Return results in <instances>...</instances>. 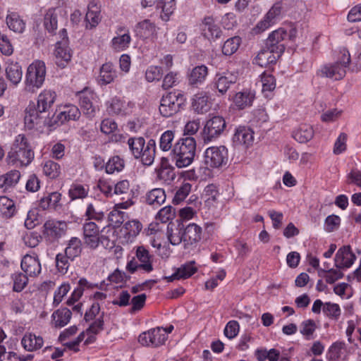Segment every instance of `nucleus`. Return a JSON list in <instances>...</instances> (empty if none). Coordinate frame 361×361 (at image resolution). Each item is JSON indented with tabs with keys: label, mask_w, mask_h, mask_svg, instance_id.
Instances as JSON below:
<instances>
[{
	"label": "nucleus",
	"mask_w": 361,
	"mask_h": 361,
	"mask_svg": "<svg viewBox=\"0 0 361 361\" xmlns=\"http://www.w3.org/2000/svg\"><path fill=\"white\" fill-rule=\"evenodd\" d=\"M226 126V121L221 116H214L208 120L202 132L204 142H209L218 137L224 132Z\"/></svg>",
	"instance_id": "nucleus-8"
},
{
	"label": "nucleus",
	"mask_w": 361,
	"mask_h": 361,
	"mask_svg": "<svg viewBox=\"0 0 361 361\" xmlns=\"http://www.w3.org/2000/svg\"><path fill=\"white\" fill-rule=\"evenodd\" d=\"M281 56V54H276L275 51L266 47L257 54L254 59V63L261 67H267L270 64L276 63Z\"/></svg>",
	"instance_id": "nucleus-26"
},
{
	"label": "nucleus",
	"mask_w": 361,
	"mask_h": 361,
	"mask_svg": "<svg viewBox=\"0 0 361 361\" xmlns=\"http://www.w3.org/2000/svg\"><path fill=\"white\" fill-rule=\"evenodd\" d=\"M46 73V65L43 61L35 60L30 64L25 75V91L33 93L39 89L45 80Z\"/></svg>",
	"instance_id": "nucleus-4"
},
{
	"label": "nucleus",
	"mask_w": 361,
	"mask_h": 361,
	"mask_svg": "<svg viewBox=\"0 0 361 361\" xmlns=\"http://www.w3.org/2000/svg\"><path fill=\"white\" fill-rule=\"evenodd\" d=\"M232 140L235 147L247 148L253 143L254 132L248 127L239 126L236 128Z\"/></svg>",
	"instance_id": "nucleus-17"
},
{
	"label": "nucleus",
	"mask_w": 361,
	"mask_h": 361,
	"mask_svg": "<svg viewBox=\"0 0 361 361\" xmlns=\"http://www.w3.org/2000/svg\"><path fill=\"white\" fill-rule=\"evenodd\" d=\"M107 109L109 114H125V103L117 97L111 99Z\"/></svg>",
	"instance_id": "nucleus-58"
},
{
	"label": "nucleus",
	"mask_w": 361,
	"mask_h": 361,
	"mask_svg": "<svg viewBox=\"0 0 361 361\" xmlns=\"http://www.w3.org/2000/svg\"><path fill=\"white\" fill-rule=\"evenodd\" d=\"M117 35L111 42V48L116 51L127 49L131 42L129 30L123 26H119L116 30Z\"/></svg>",
	"instance_id": "nucleus-20"
},
{
	"label": "nucleus",
	"mask_w": 361,
	"mask_h": 361,
	"mask_svg": "<svg viewBox=\"0 0 361 361\" xmlns=\"http://www.w3.org/2000/svg\"><path fill=\"white\" fill-rule=\"evenodd\" d=\"M127 144L132 155L134 158H137L140 155V152L142 151V147H144L145 140L142 137H133L128 138Z\"/></svg>",
	"instance_id": "nucleus-48"
},
{
	"label": "nucleus",
	"mask_w": 361,
	"mask_h": 361,
	"mask_svg": "<svg viewBox=\"0 0 361 361\" xmlns=\"http://www.w3.org/2000/svg\"><path fill=\"white\" fill-rule=\"evenodd\" d=\"M157 30L156 25L147 19L138 23L135 29L136 35L143 39L156 37Z\"/></svg>",
	"instance_id": "nucleus-24"
},
{
	"label": "nucleus",
	"mask_w": 361,
	"mask_h": 361,
	"mask_svg": "<svg viewBox=\"0 0 361 361\" xmlns=\"http://www.w3.org/2000/svg\"><path fill=\"white\" fill-rule=\"evenodd\" d=\"M136 257L140 263V269L149 273L153 270L152 255L144 246H138L136 250Z\"/></svg>",
	"instance_id": "nucleus-33"
},
{
	"label": "nucleus",
	"mask_w": 361,
	"mask_h": 361,
	"mask_svg": "<svg viewBox=\"0 0 361 361\" xmlns=\"http://www.w3.org/2000/svg\"><path fill=\"white\" fill-rule=\"evenodd\" d=\"M67 230L66 221L49 219L43 225L42 233L47 240L54 242L65 235Z\"/></svg>",
	"instance_id": "nucleus-9"
},
{
	"label": "nucleus",
	"mask_w": 361,
	"mask_h": 361,
	"mask_svg": "<svg viewBox=\"0 0 361 361\" xmlns=\"http://www.w3.org/2000/svg\"><path fill=\"white\" fill-rule=\"evenodd\" d=\"M355 260L356 256L350 245H344L339 248L334 259L335 265L338 269L349 268Z\"/></svg>",
	"instance_id": "nucleus-18"
},
{
	"label": "nucleus",
	"mask_w": 361,
	"mask_h": 361,
	"mask_svg": "<svg viewBox=\"0 0 361 361\" xmlns=\"http://www.w3.org/2000/svg\"><path fill=\"white\" fill-rule=\"evenodd\" d=\"M288 37V33L284 28H279L269 34L266 41V47L275 51L276 54H282L285 50L283 40Z\"/></svg>",
	"instance_id": "nucleus-16"
},
{
	"label": "nucleus",
	"mask_w": 361,
	"mask_h": 361,
	"mask_svg": "<svg viewBox=\"0 0 361 361\" xmlns=\"http://www.w3.org/2000/svg\"><path fill=\"white\" fill-rule=\"evenodd\" d=\"M255 98V92L246 90L237 92L233 97V102L238 109H244L252 106Z\"/></svg>",
	"instance_id": "nucleus-28"
},
{
	"label": "nucleus",
	"mask_w": 361,
	"mask_h": 361,
	"mask_svg": "<svg viewBox=\"0 0 361 361\" xmlns=\"http://www.w3.org/2000/svg\"><path fill=\"white\" fill-rule=\"evenodd\" d=\"M162 69L157 66H150L145 72V78L148 82L159 80L162 76Z\"/></svg>",
	"instance_id": "nucleus-61"
},
{
	"label": "nucleus",
	"mask_w": 361,
	"mask_h": 361,
	"mask_svg": "<svg viewBox=\"0 0 361 361\" xmlns=\"http://www.w3.org/2000/svg\"><path fill=\"white\" fill-rule=\"evenodd\" d=\"M183 103L184 99L182 94L175 92H169L161 99L159 110L162 116L171 117L180 111Z\"/></svg>",
	"instance_id": "nucleus-6"
},
{
	"label": "nucleus",
	"mask_w": 361,
	"mask_h": 361,
	"mask_svg": "<svg viewBox=\"0 0 361 361\" xmlns=\"http://www.w3.org/2000/svg\"><path fill=\"white\" fill-rule=\"evenodd\" d=\"M176 215V210L171 206H166L161 209L156 216V219L162 223L172 220Z\"/></svg>",
	"instance_id": "nucleus-56"
},
{
	"label": "nucleus",
	"mask_w": 361,
	"mask_h": 361,
	"mask_svg": "<svg viewBox=\"0 0 361 361\" xmlns=\"http://www.w3.org/2000/svg\"><path fill=\"white\" fill-rule=\"evenodd\" d=\"M192 185L189 183H183L177 190L173 202L179 204L183 201L191 191Z\"/></svg>",
	"instance_id": "nucleus-57"
},
{
	"label": "nucleus",
	"mask_w": 361,
	"mask_h": 361,
	"mask_svg": "<svg viewBox=\"0 0 361 361\" xmlns=\"http://www.w3.org/2000/svg\"><path fill=\"white\" fill-rule=\"evenodd\" d=\"M228 149L225 146L208 147L204 154V162L207 168H219L227 164Z\"/></svg>",
	"instance_id": "nucleus-7"
},
{
	"label": "nucleus",
	"mask_w": 361,
	"mask_h": 361,
	"mask_svg": "<svg viewBox=\"0 0 361 361\" xmlns=\"http://www.w3.org/2000/svg\"><path fill=\"white\" fill-rule=\"evenodd\" d=\"M261 82L262 86V92H270L276 88V80L274 77L266 72L263 73L261 75Z\"/></svg>",
	"instance_id": "nucleus-55"
},
{
	"label": "nucleus",
	"mask_w": 361,
	"mask_h": 361,
	"mask_svg": "<svg viewBox=\"0 0 361 361\" xmlns=\"http://www.w3.org/2000/svg\"><path fill=\"white\" fill-rule=\"evenodd\" d=\"M145 202L154 207H158L166 200V193L162 188H154L147 192Z\"/></svg>",
	"instance_id": "nucleus-35"
},
{
	"label": "nucleus",
	"mask_w": 361,
	"mask_h": 361,
	"mask_svg": "<svg viewBox=\"0 0 361 361\" xmlns=\"http://www.w3.org/2000/svg\"><path fill=\"white\" fill-rule=\"evenodd\" d=\"M82 242L77 237H72L68 243L65 249V253L69 257V259L73 260L75 257L80 255L82 252Z\"/></svg>",
	"instance_id": "nucleus-43"
},
{
	"label": "nucleus",
	"mask_w": 361,
	"mask_h": 361,
	"mask_svg": "<svg viewBox=\"0 0 361 361\" xmlns=\"http://www.w3.org/2000/svg\"><path fill=\"white\" fill-rule=\"evenodd\" d=\"M21 269L27 276L35 277L41 272V264L37 257L26 255L21 261Z\"/></svg>",
	"instance_id": "nucleus-23"
},
{
	"label": "nucleus",
	"mask_w": 361,
	"mask_h": 361,
	"mask_svg": "<svg viewBox=\"0 0 361 361\" xmlns=\"http://www.w3.org/2000/svg\"><path fill=\"white\" fill-rule=\"evenodd\" d=\"M157 8L161 10V20L168 21L176 9V0H159Z\"/></svg>",
	"instance_id": "nucleus-42"
},
{
	"label": "nucleus",
	"mask_w": 361,
	"mask_h": 361,
	"mask_svg": "<svg viewBox=\"0 0 361 361\" xmlns=\"http://www.w3.org/2000/svg\"><path fill=\"white\" fill-rule=\"evenodd\" d=\"M5 71L7 80L13 85L16 86L21 81L23 71L20 65L18 62L8 61Z\"/></svg>",
	"instance_id": "nucleus-27"
},
{
	"label": "nucleus",
	"mask_w": 361,
	"mask_h": 361,
	"mask_svg": "<svg viewBox=\"0 0 361 361\" xmlns=\"http://www.w3.org/2000/svg\"><path fill=\"white\" fill-rule=\"evenodd\" d=\"M20 176V173L18 170H11L0 176V185L2 187V190L6 192L10 188L15 187L19 182Z\"/></svg>",
	"instance_id": "nucleus-32"
},
{
	"label": "nucleus",
	"mask_w": 361,
	"mask_h": 361,
	"mask_svg": "<svg viewBox=\"0 0 361 361\" xmlns=\"http://www.w3.org/2000/svg\"><path fill=\"white\" fill-rule=\"evenodd\" d=\"M134 204V202L128 198L126 201L116 204L108 215L110 224L114 227H119L128 218V214L121 209H127Z\"/></svg>",
	"instance_id": "nucleus-12"
},
{
	"label": "nucleus",
	"mask_w": 361,
	"mask_h": 361,
	"mask_svg": "<svg viewBox=\"0 0 361 361\" xmlns=\"http://www.w3.org/2000/svg\"><path fill=\"white\" fill-rule=\"evenodd\" d=\"M241 39L239 37H233L228 39L222 47V52L226 56L233 54L239 48Z\"/></svg>",
	"instance_id": "nucleus-51"
},
{
	"label": "nucleus",
	"mask_w": 361,
	"mask_h": 361,
	"mask_svg": "<svg viewBox=\"0 0 361 361\" xmlns=\"http://www.w3.org/2000/svg\"><path fill=\"white\" fill-rule=\"evenodd\" d=\"M175 138V131L167 130L164 132L159 138V147L163 152L171 151L173 145V142Z\"/></svg>",
	"instance_id": "nucleus-44"
},
{
	"label": "nucleus",
	"mask_w": 361,
	"mask_h": 361,
	"mask_svg": "<svg viewBox=\"0 0 361 361\" xmlns=\"http://www.w3.org/2000/svg\"><path fill=\"white\" fill-rule=\"evenodd\" d=\"M56 98V94L51 90H44L37 97V107L26 109L25 122L35 123L39 117V113H46L53 106Z\"/></svg>",
	"instance_id": "nucleus-5"
},
{
	"label": "nucleus",
	"mask_w": 361,
	"mask_h": 361,
	"mask_svg": "<svg viewBox=\"0 0 361 361\" xmlns=\"http://www.w3.org/2000/svg\"><path fill=\"white\" fill-rule=\"evenodd\" d=\"M178 271L181 279H184L193 275L197 271V269L195 266V262L192 261L182 265L178 269Z\"/></svg>",
	"instance_id": "nucleus-62"
},
{
	"label": "nucleus",
	"mask_w": 361,
	"mask_h": 361,
	"mask_svg": "<svg viewBox=\"0 0 361 361\" xmlns=\"http://www.w3.org/2000/svg\"><path fill=\"white\" fill-rule=\"evenodd\" d=\"M195 151V138L192 137L180 138L174 144L170 152V158L178 168H184L192 164Z\"/></svg>",
	"instance_id": "nucleus-1"
},
{
	"label": "nucleus",
	"mask_w": 361,
	"mask_h": 361,
	"mask_svg": "<svg viewBox=\"0 0 361 361\" xmlns=\"http://www.w3.org/2000/svg\"><path fill=\"white\" fill-rule=\"evenodd\" d=\"M350 63V55L345 48L340 49L338 60L323 66L318 71V75L336 80L342 79L346 74V69Z\"/></svg>",
	"instance_id": "nucleus-3"
},
{
	"label": "nucleus",
	"mask_w": 361,
	"mask_h": 361,
	"mask_svg": "<svg viewBox=\"0 0 361 361\" xmlns=\"http://www.w3.org/2000/svg\"><path fill=\"white\" fill-rule=\"evenodd\" d=\"M156 142L154 140H149L146 144L145 153L141 158V161L144 165L151 166L155 158Z\"/></svg>",
	"instance_id": "nucleus-45"
},
{
	"label": "nucleus",
	"mask_w": 361,
	"mask_h": 361,
	"mask_svg": "<svg viewBox=\"0 0 361 361\" xmlns=\"http://www.w3.org/2000/svg\"><path fill=\"white\" fill-rule=\"evenodd\" d=\"M208 75V68L204 65L197 66L192 69L188 75V83L190 85H202Z\"/></svg>",
	"instance_id": "nucleus-31"
},
{
	"label": "nucleus",
	"mask_w": 361,
	"mask_h": 361,
	"mask_svg": "<svg viewBox=\"0 0 361 361\" xmlns=\"http://www.w3.org/2000/svg\"><path fill=\"white\" fill-rule=\"evenodd\" d=\"M61 40L58 42L56 45L55 56L56 63L60 67H64L71 59V50L68 47V39L67 32L62 29L60 32Z\"/></svg>",
	"instance_id": "nucleus-11"
},
{
	"label": "nucleus",
	"mask_w": 361,
	"mask_h": 361,
	"mask_svg": "<svg viewBox=\"0 0 361 361\" xmlns=\"http://www.w3.org/2000/svg\"><path fill=\"white\" fill-rule=\"evenodd\" d=\"M101 6L95 1H92L87 6L85 16L86 27L92 29L95 27L101 21Z\"/></svg>",
	"instance_id": "nucleus-22"
},
{
	"label": "nucleus",
	"mask_w": 361,
	"mask_h": 361,
	"mask_svg": "<svg viewBox=\"0 0 361 361\" xmlns=\"http://www.w3.org/2000/svg\"><path fill=\"white\" fill-rule=\"evenodd\" d=\"M44 26L49 32L57 29V13L55 8L47 11L44 16Z\"/></svg>",
	"instance_id": "nucleus-53"
},
{
	"label": "nucleus",
	"mask_w": 361,
	"mask_h": 361,
	"mask_svg": "<svg viewBox=\"0 0 361 361\" xmlns=\"http://www.w3.org/2000/svg\"><path fill=\"white\" fill-rule=\"evenodd\" d=\"M125 166V161L119 156H114L106 164V172L111 174L121 171Z\"/></svg>",
	"instance_id": "nucleus-49"
},
{
	"label": "nucleus",
	"mask_w": 361,
	"mask_h": 361,
	"mask_svg": "<svg viewBox=\"0 0 361 361\" xmlns=\"http://www.w3.org/2000/svg\"><path fill=\"white\" fill-rule=\"evenodd\" d=\"M21 343L25 350L32 352L40 349L43 346L44 340L40 336L27 333L23 336Z\"/></svg>",
	"instance_id": "nucleus-29"
},
{
	"label": "nucleus",
	"mask_w": 361,
	"mask_h": 361,
	"mask_svg": "<svg viewBox=\"0 0 361 361\" xmlns=\"http://www.w3.org/2000/svg\"><path fill=\"white\" fill-rule=\"evenodd\" d=\"M8 28L17 33H22L25 29V23L20 16L16 12H11L6 16Z\"/></svg>",
	"instance_id": "nucleus-36"
},
{
	"label": "nucleus",
	"mask_w": 361,
	"mask_h": 361,
	"mask_svg": "<svg viewBox=\"0 0 361 361\" xmlns=\"http://www.w3.org/2000/svg\"><path fill=\"white\" fill-rule=\"evenodd\" d=\"M44 174L52 179L56 178L61 173V166L52 160H47L42 164Z\"/></svg>",
	"instance_id": "nucleus-46"
},
{
	"label": "nucleus",
	"mask_w": 361,
	"mask_h": 361,
	"mask_svg": "<svg viewBox=\"0 0 361 361\" xmlns=\"http://www.w3.org/2000/svg\"><path fill=\"white\" fill-rule=\"evenodd\" d=\"M202 228L195 223H190L183 226V245L184 247L188 249L196 247L202 239Z\"/></svg>",
	"instance_id": "nucleus-15"
},
{
	"label": "nucleus",
	"mask_w": 361,
	"mask_h": 361,
	"mask_svg": "<svg viewBox=\"0 0 361 361\" xmlns=\"http://www.w3.org/2000/svg\"><path fill=\"white\" fill-rule=\"evenodd\" d=\"M314 136V130L311 126L307 124L300 125L293 133V138L300 143L310 141Z\"/></svg>",
	"instance_id": "nucleus-38"
},
{
	"label": "nucleus",
	"mask_w": 361,
	"mask_h": 361,
	"mask_svg": "<svg viewBox=\"0 0 361 361\" xmlns=\"http://www.w3.org/2000/svg\"><path fill=\"white\" fill-rule=\"evenodd\" d=\"M324 314L331 319H338L341 315V309L338 304L326 302L322 308Z\"/></svg>",
	"instance_id": "nucleus-59"
},
{
	"label": "nucleus",
	"mask_w": 361,
	"mask_h": 361,
	"mask_svg": "<svg viewBox=\"0 0 361 361\" xmlns=\"http://www.w3.org/2000/svg\"><path fill=\"white\" fill-rule=\"evenodd\" d=\"M104 313L102 312L101 315L90 325L86 331H84L85 336H87V338L85 340V344L87 345L94 342L96 340L95 335L98 334L104 329Z\"/></svg>",
	"instance_id": "nucleus-30"
},
{
	"label": "nucleus",
	"mask_w": 361,
	"mask_h": 361,
	"mask_svg": "<svg viewBox=\"0 0 361 361\" xmlns=\"http://www.w3.org/2000/svg\"><path fill=\"white\" fill-rule=\"evenodd\" d=\"M166 335L164 328L157 327L142 333L138 338L139 343L143 346L157 347L164 343Z\"/></svg>",
	"instance_id": "nucleus-10"
},
{
	"label": "nucleus",
	"mask_w": 361,
	"mask_h": 361,
	"mask_svg": "<svg viewBox=\"0 0 361 361\" xmlns=\"http://www.w3.org/2000/svg\"><path fill=\"white\" fill-rule=\"evenodd\" d=\"M202 195L205 199V202L209 205H214L218 200L219 195L217 186L214 184L207 185L203 191Z\"/></svg>",
	"instance_id": "nucleus-50"
},
{
	"label": "nucleus",
	"mask_w": 361,
	"mask_h": 361,
	"mask_svg": "<svg viewBox=\"0 0 361 361\" xmlns=\"http://www.w3.org/2000/svg\"><path fill=\"white\" fill-rule=\"evenodd\" d=\"M202 35L208 39L219 38L221 35V30L212 16H206L200 24Z\"/></svg>",
	"instance_id": "nucleus-19"
},
{
	"label": "nucleus",
	"mask_w": 361,
	"mask_h": 361,
	"mask_svg": "<svg viewBox=\"0 0 361 361\" xmlns=\"http://www.w3.org/2000/svg\"><path fill=\"white\" fill-rule=\"evenodd\" d=\"M69 257L67 255L59 253L56 257V265L59 272L66 274L69 267Z\"/></svg>",
	"instance_id": "nucleus-64"
},
{
	"label": "nucleus",
	"mask_w": 361,
	"mask_h": 361,
	"mask_svg": "<svg viewBox=\"0 0 361 361\" xmlns=\"http://www.w3.org/2000/svg\"><path fill=\"white\" fill-rule=\"evenodd\" d=\"M15 213L14 202L6 196H0V216L8 219L12 217Z\"/></svg>",
	"instance_id": "nucleus-41"
},
{
	"label": "nucleus",
	"mask_w": 361,
	"mask_h": 361,
	"mask_svg": "<svg viewBox=\"0 0 361 361\" xmlns=\"http://www.w3.org/2000/svg\"><path fill=\"white\" fill-rule=\"evenodd\" d=\"M117 78V71L111 62L104 63L99 69L97 82L100 85H106L114 81Z\"/></svg>",
	"instance_id": "nucleus-25"
},
{
	"label": "nucleus",
	"mask_w": 361,
	"mask_h": 361,
	"mask_svg": "<svg viewBox=\"0 0 361 361\" xmlns=\"http://www.w3.org/2000/svg\"><path fill=\"white\" fill-rule=\"evenodd\" d=\"M166 235L168 240L173 245L183 243V226H176L169 224L167 226Z\"/></svg>",
	"instance_id": "nucleus-37"
},
{
	"label": "nucleus",
	"mask_w": 361,
	"mask_h": 361,
	"mask_svg": "<svg viewBox=\"0 0 361 361\" xmlns=\"http://www.w3.org/2000/svg\"><path fill=\"white\" fill-rule=\"evenodd\" d=\"M80 116V111L79 109L75 105H66L64 106L63 110L58 115L59 120L63 123L70 120H78Z\"/></svg>",
	"instance_id": "nucleus-40"
},
{
	"label": "nucleus",
	"mask_w": 361,
	"mask_h": 361,
	"mask_svg": "<svg viewBox=\"0 0 361 361\" xmlns=\"http://www.w3.org/2000/svg\"><path fill=\"white\" fill-rule=\"evenodd\" d=\"M61 200V194L54 192L42 197L39 202V206L43 209H46L49 207H55Z\"/></svg>",
	"instance_id": "nucleus-54"
},
{
	"label": "nucleus",
	"mask_w": 361,
	"mask_h": 361,
	"mask_svg": "<svg viewBox=\"0 0 361 361\" xmlns=\"http://www.w3.org/2000/svg\"><path fill=\"white\" fill-rule=\"evenodd\" d=\"M345 344L343 342H335L333 343L327 353V358L329 360L338 359L342 354V350L345 348Z\"/></svg>",
	"instance_id": "nucleus-60"
},
{
	"label": "nucleus",
	"mask_w": 361,
	"mask_h": 361,
	"mask_svg": "<svg viewBox=\"0 0 361 361\" xmlns=\"http://www.w3.org/2000/svg\"><path fill=\"white\" fill-rule=\"evenodd\" d=\"M142 228V225L138 220L133 219L125 223L123 230L125 233V238L127 239V241H133L140 233Z\"/></svg>",
	"instance_id": "nucleus-39"
},
{
	"label": "nucleus",
	"mask_w": 361,
	"mask_h": 361,
	"mask_svg": "<svg viewBox=\"0 0 361 361\" xmlns=\"http://www.w3.org/2000/svg\"><path fill=\"white\" fill-rule=\"evenodd\" d=\"M238 79V74L237 72L218 73L214 78V85L218 92L224 95L227 92L231 85L237 82Z\"/></svg>",
	"instance_id": "nucleus-14"
},
{
	"label": "nucleus",
	"mask_w": 361,
	"mask_h": 361,
	"mask_svg": "<svg viewBox=\"0 0 361 361\" xmlns=\"http://www.w3.org/2000/svg\"><path fill=\"white\" fill-rule=\"evenodd\" d=\"M71 311L68 308H61L54 311L51 315V323L57 328L66 326L71 320Z\"/></svg>",
	"instance_id": "nucleus-34"
},
{
	"label": "nucleus",
	"mask_w": 361,
	"mask_h": 361,
	"mask_svg": "<svg viewBox=\"0 0 361 361\" xmlns=\"http://www.w3.org/2000/svg\"><path fill=\"white\" fill-rule=\"evenodd\" d=\"M13 281V290L15 292H21L28 282L27 276L21 272H15L11 275Z\"/></svg>",
	"instance_id": "nucleus-52"
},
{
	"label": "nucleus",
	"mask_w": 361,
	"mask_h": 361,
	"mask_svg": "<svg viewBox=\"0 0 361 361\" xmlns=\"http://www.w3.org/2000/svg\"><path fill=\"white\" fill-rule=\"evenodd\" d=\"M34 151L29 138L23 134H19L14 140L11 150L8 153L9 163L27 166L34 159Z\"/></svg>",
	"instance_id": "nucleus-2"
},
{
	"label": "nucleus",
	"mask_w": 361,
	"mask_h": 361,
	"mask_svg": "<svg viewBox=\"0 0 361 361\" xmlns=\"http://www.w3.org/2000/svg\"><path fill=\"white\" fill-rule=\"evenodd\" d=\"M92 94L90 93L82 92L80 96V104L81 109L85 114L89 117L94 116L95 109L92 106Z\"/></svg>",
	"instance_id": "nucleus-47"
},
{
	"label": "nucleus",
	"mask_w": 361,
	"mask_h": 361,
	"mask_svg": "<svg viewBox=\"0 0 361 361\" xmlns=\"http://www.w3.org/2000/svg\"><path fill=\"white\" fill-rule=\"evenodd\" d=\"M84 244L90 249L95 250L100 244V231L92 221L86 222L82 226Z\"/></svg>",
	"instance_id": "nucleus-13"
},
{
	"label": "nucleus",
	"mask_w": 361,
	"mask_h": 361,
	"mask_svg": "<svg viewBox=\"0 0 361 361\" xmlns=\"http://www.w3.org/2000/svg\"><path fill=\"white\" fill-rule=\"evenodd\" d=\"M193 111L198 114L208 112L212 107L209 95L206 92H200L193 95L191 102Z\"/></svg>",
	"instance_id": "nucleus-21"
},
{
	"label": "nucleus",
	"mask_w": 361,
	"mask_h": 361,
	"mask_svg": "<svg viewBox=\"0 0 361 361\" xmlns=\"http://www.w3.org/2000/svg\"><path fill=\"white\" fill-rule=\"evenodd\" d=\"M87 189H86L83 185L80 184H73L71 185L69 190V196L72 200H75L78 198H84L87 195Z\"/></svg>",
	"instance_id": "nucleus-63"
}]
</instances>
